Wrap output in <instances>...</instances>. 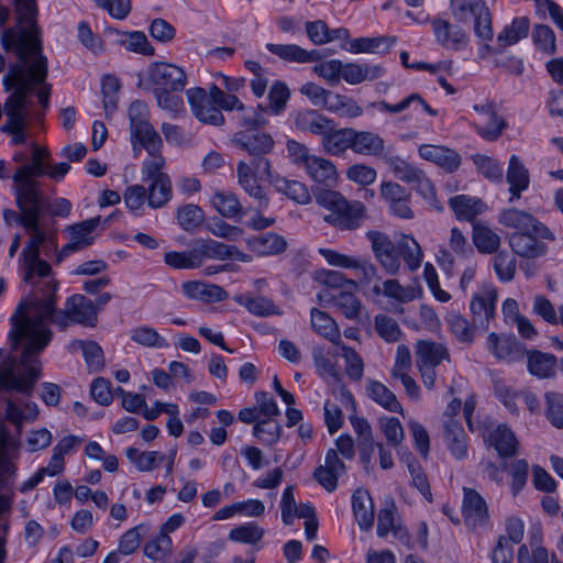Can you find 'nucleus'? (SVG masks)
Returning <instances> with one entry per match:
<instances>
[{"label": "nucleus", "instance_id": "9", "mask_svg": "<svg viewBox=\"0 0 563 563\" xmlns=\"http://www.w3.org/2000/svg\"><path fill=\"white\" fill-rule=\"evenodd\" d=\"M45 166L34 162L23 164L12 176L13 192L16 207L45 205V195L41 181L36 177L44 176Z\"/></svg>", "mask_w": 563, "mask_h": 563}, {"label": "nucleus", "instance_id": "53", "mask_svg": "<svg viewBox=\"0 0 563 563\" xmlns=\"http://www.w3.org/2000/svg\"><path fill=\"white\" fill-rule=\"evenodd\" d=\"M120 44L128 51L145 56H153L155 53L154 46L148 42L146 35L141 31L122 33Z\"/></svg>", "mask_w": 563, "mask_h": 563}, {"label": "nucleus", "instance_id": "19", "mask_svg": "<svg viewBox=\"0 0 563 563\" xmlns=\"http://www.w3.org/2000/svg\"><path fill=\"white\" fill-rule=\"evenodd\" d=\"M462 514L465 525L473 529L484 527L489 520L486 501L472 488H464Z\"/></svg>", "mask_w": 563, "mask_h": 563}, {"label": "nucleus", "instance_id": "21", "mask_svg": "<svg viewBox=\"0 0 563 563\" xmlns=\"http://www.w3.org/2000/svg\"><path fill=\"white\" fill-rule=\"evenodd\" d=\"M100 220V217H95L69 227L70 241L59 252L58 261H62L63 257L68 256L75 251L82 250L92 244L93 236L91 234L99 225Z\"/></svg>", "mask_w": 563, "mask_h": 563}, {"label": "nucleus", "instance_id": "39", "mask_svg": "<svg viewBox=\"0 0 563 563\" xmlns=\"http://www.w3.org/2000/svg\"><path fill=\"white\" fill-rule=\"evenodd\" d=\"M449 205L457 219L467 221L473 220L486 209V205L482 199L466 195L452 197Z\"/></svg>", "mask_w": 563, "mask_h": 563}, {"label": "nucleus", "instance_id": "59", "mask_svg": "<svg viewBox=\"0 0 563 563\" xmlns=\"http://www.w3.org/2000/svg\"><path fill=\"white\" fill-rule=\"evenodd\" d=\"M379 430L390 446L398 448L404 441L402 426L396 417H383L378 420Z\"/></svg>", "mask_w": 563, "mask_h": 563}, {"label": "nucleus", "instance_id": "36", "mask_svg": "<svg viewBox=\"0 0 563 563\" xmlns=\"http://www.w3.org/2000/svg\"><path fill=\"white\" fill-rule=\"evenodd\" d=\"M530 29V21L527 16L515 18L509 25H506L497 35V49L503 52L506 47L515 45L527 37Z\"/></svg>", "mask_w": 563, "mask_h": 563}, {"label": "nucleus", "instance_id": "2", "mask_svg": "<svg viewBox=\"0 0 563 563\" xmlns=\"http://www.w3.org/2000/svg\"><path fill=\"white\" fill-rule=\"evenodd\" d=\"M4 90L11 91L3 104L5 122L0 131L11 136L12 145L25 144L29 137L27 124L33 108L32 95L35 92L44 110L49 107L52 85L46 79L36 81L22 66H10L3 77Z\"/></svg>", "mask_w": 563, "mask_h": 563}, {"label": "nucleus", "instance_id": "27", "mask_svg": "<svg viewBox=\"0 0 563 563\" xmlns=\"http://www.w3.org/2000/svg\"><path fill=\"white\" fill-rule=\"evenodd\" d=\"M181 288L188 298L207 303L222 301L228 297L222 287L205 282H186L181 285Z\"/></svg>", "mask_w": 563, "mask_h": 563}, {"label": "nucleus", "instance_id": "57", "mask_svg": "<svg viewBox=\"0 0 563 563\" xmlns=\"http://www.w3.org/2000/svg\"><path fill=\"white\" fill-rule=\"evenodd\" d=\"M493 266L501 282H510L516 275V258L506 251H497L493 257Z\"/></svg>", "mask_w": 563, "mask_h": 563}, {"label": "nucleus", "instance_id": "60", "mask_svg": "<svg viewBox=\"0 0 563 563\" xmlns=\"http://www.w3.org/2000/svg\"><path fill=\"white\" fill-rule=\"evenodd\" d=\"M280 424L274 418H264L254 426V435L263 443L272 445L280 438Z\"/></svg>", "mask_w": 563, "mask_h": 563}, {"label": "nucleus", "instance_id": "42", "mask_svg": "<svg viewBox=\"0 0 563 563\" xmlns=\"http://www.w3.org/2000/svg\"><path fill=\"white\" fill-rule=\"evenodd\" d=\"M367 396L390 412H402V407L395 394L384 384L377 380H369L366 386Z\"/></svg>", "mask_w": 563, "mask_h": 563}, {"label": "nucleus", "instance_id": "11", "mask_svg": "<svg viewBox=\"0 0 563 563\" xmlns=\"http://www.w3.org/2000/svg\"><path fill=\"white\" fill-rule=\"evenodd\" d=\"M148 80L154 90H174L181 91L186 86L185 71L173 64L164 62L153 63L148 70Z\"/></svg>", "mask_w": 563, "mask_h": 563}, {"label": "nucleus", "instance_id": "43", "mask_svg": "<svg viewBox=\"0 0 563 563\" xmlns=\"http://www.w3.org/2000/svg\"><path fill=\"white\" fill-rule=\"evenodd\" d=\"M487 349L496 358L511 362L519 353L518 342L510 336H499L492 332L487 338Z\"/></svg>", "mask_w": 563, "mask_h": 563}, {"label": "nucleus", "instance_id": "31", "mask_svg": "<svg viewBox=\"0 0 563 563\" xmlns=\"http://www.w3.org/2000/svg\"><path fill=\"white\" fill-rule=\"evenodd\" d=\"M310 323L313 331L336 345L341 342V332L336 321L325 311L312 308L310 310Z\"/></svg>", "mask_w": 563, "mask_h": 563}, {"label": "nucleus", "instance_id": "26", "mask_svg": "<svg viewBox=\"0 0 563 563\" xmlns=\"http://www.w3.org/2000/svg\"><path fill=\"white\" fill-rule=\"evenodd\" d=\"M247 246L257 256L282 254L287 247L286 240L274 232H266L247 240Z\"/></svg>", "mask_w": 563, "mask_h": 563}, {"label": "nucleus", "instance_id": "15", "mask_svg": "<svg viewBox=\"0 0 563 563\" xmlns=\"http://www.w3.org/2000/svg\"><path fill=\"white\" fill-rule=\"evenodd\" d=\"M186 95L191 111L199 121L217 126L223 124L224 117L221 110L205 89L192 88L187 90Z\"/></svg>", "mask_w": 563, "mask_h": 563}, {"label": "nucleus", "instance_id": "47", "mask_svg": "<svg viewBox=\"0 0 563 563\" xmlns=\"http://www.w3.org/2000/svg\"><path fill=\"white\" fill-rule=\"evenodd\" d=\"M289 96L290 92L287 86L282 81H275L268 91V103L265 106L260 104V110L273 115H277L284 111Z\"/></svg>", "mask_w": 563, "mask_h": 563}, {"label": "nucleus", "instance_id": "4", "mask_svg": "<svg viewBox=\"0 0 563 563\" xmlns=\"http://www.w3.org/2000/svg\"><path fill=\"white\" fill-rule=\"evenodd\" d=\"M20 442L13 439L0 419V563L7 558V536L13 501L12 486L16 475Z\"/></svg>", "mask_w": 563, "mask_h": 563}, {"label": "nucleus", "instance_id": "58", "mask_svg": "<svg viewBox=\"0 0 563 563\" xmlns=\"http://www.w3.org/2000/svg\"><path fill=\"white\" fill-rule=\"evenodd\" d=\"M544 400L547 419L553 427L563 429V395L556 391H547Z\"/></svg>", "mask_w": 563, "mask_h": 563}, {"label": "nucleus", "instance_id": "40", "mask_svg": "<svg viewBox=\"0 0 563 563\" xmlns=\"http://www.w3.org/2000/svg\"><path fill=\"white\" fill-rule=\"evenodd\" d=\"M210 201L213 208L227 219H234L245 214L242 203L233 192L216 191Z\"/></svg>", "mask_w": 563, "mask_h": 563}, {"label": "nucleus", "instance_id": "61", "mask_svg": "<svg viewBox=\"0 0 563 563\" xmlns=\"http://www.w3.org/2000/svg\"><path fill=\"white\" fill-rule=\"evenodd\" d=\"M245 67L253 75V78L250 80V87L252 89V92L257 98L263 97L269 82L268 70L254 60H246Z\"/></svg>", "mask_w": 563, "mask_h": 563}, {"label": "nucleus", "instance_id": "32", "mask_svg": "<svg viewBox=\"0 0 563 563\" xmlns=\"http://www.w3.org/2000/svg\"><path fill=\"white\" fill-rule=\"evenodd\" d=\"M417 365L439 366L443 361L450 362L448 347L438 342L421 340L416 344Z\"/></svg>", "mask_w": 563, "mask_h": 563}, {"label": "nucleus", "instance_id": "23", "mask_svg": "<svg viewBox=\"0 0 563 563\" xmlns=\"http://www.w3.org/2000/svg\"><path fill=\"white\" fill-rule=\"evenodd\" d=\"M303 168L313 181L325 186L334 185L339 178L334 163L321 156L312 155Z\"/></svg>", "mask_w": 563, "mask_h": 563}, {"label": "nucleus", "instance_id": "10", "mask_svg": "<svg viewBox=\"0 0 563 563\" xmlns=\"http://www.w3.org/2000/svg\"><path fill=\"white\" fill-rule=\"evenodd\" d=\"M497 290L493 285H484L475 292L470 302V310L474 327L481 332L486 331L490 321L495 318Z\"/></svg>", "mask_w": 563, "mask_h": 563}, {"label": "nucleus", "instance_id": "20", "mask_svg": "<svg viewBox=\"0 0 563 563\" xmlns=\"http://www.w3.org/2000/svg\"><path fill=\"white\" fill-rule=\"evenodd\" d=\"M143 180L150 181L146 189L147 203L151 208L157 209L165 206L172 198V181L169 176L158 169L152 174L142 173Z\"/></svg>", "mask_w": 563, "mask_h": 563}, {"label": "nucleus", "instance_id": "41", "mask_svg": "<svg viewBox=\"0 0 563 563\" xmlns=\"http://www.w3.org/2000/svg\"><path fill=\"white\" fill-rule=\"evenodd\" d=\"M445 321L450 329L451 334L460 342L464 344H472L475 340L478 328L474 327V323L457 312H451L446 316Z\"/></svg>", "mask_w": 563, "mask_h": 563}, {"label": "nucleus", "instance_id": "1", "mask_svg": "<svg viewBox=\"0 0 563 563\" xmlns=\"http://www.w3.org/2000/svg\"><path fill=\"white\" fill-rule=\"evenodd\" d=\"M57 282L53 278L38 284L36 294L22 300L10 319L9 339L19 355L0 364V390L31 394L42 376L41 353L49 344L54 323L66 329L69 323L86 327L97 324L93 302L84 295H73L64 309L56 308Z\"/></svg>", "mask_w": 563, "mask_h": 563}, {"label": "nucleus", "instance_id": "55", "mask_svg": "<svg viewBox=\"0 0 563 563\" xmlns=\"http://www.w3.org/2000/svg\"><path fill=\"white\" fill-rule=\"evenodd\" d=\"M131 340L146 347L163 349L168 345L167 341L154 328L148 325L132 329Z\"/></svg>", "mask_w": 563, "mask_h": 563}, {"label": "nucleus", "instance_id": "25", "mask_svg": "<svg viewBox=\"0 0 563 563\" xmlns=\"http://www.w3.org/2000/svg\"><path fill=\"white\" fill-rule=\"evenodd\" d=\"M506 179L509 184V192L511 195L509 201L519 199L522 191L527 190L530 184L529 170L526 168L521 159L511 155L508 163Z\"/></svg>", "mask_w": 563, "mask_h": 563}, {"label": "nucleus", "instance_id": "18", "mask_svg": "<svg viewBox=\"0 0 563 563\" xmlns=\"http://www.w3.org/2000/svg\"><path fill=\"white\" fill-rule=\"evenodd\" d=\"M319 253L328 264L342 268H352L355 271L356 276L363 280L369 282L376 276L377 269L368 260L349 256L330 249H320Z\"/></svg>", "mask_w": 563, "mask_h": 563}, {"label": "nucleus", "instance_id": "48", "mask_svg": "<svg viewBox=\"0 0 563 563\" xmlns=\"http://www.w3.org/2000/svg\"><path fill=\"white\" fill-rule=\"evenodd\" d=\"M471 161L476 166L477 172L493 183H501L504 177L503 166L494 157L474 154L471 156Z\"/></svg>", "mask_w": 563, "mask_h": 563}, {"label": "nucleus", "instance_id": "14", "mask_svg": "<svg viewBox=\"0 0 563 563\" xmlns=\"http://www.w3.org/2000/svg\"><path fill=\"white\" fill-rule=\"evenodd\" d=\"M498 222L504 227L515 229L516 232L533 230L536 233L548 238L550 241L555 240L554 234L548 227L523 210L515 208L504 209L498 214Z\"/></svg>", "mask_w": 563, "mask_h": 563}, {"label": "nucleus", "instance_id": "24", "mask_svg": "<svg viewBox=\"0 0 563 563\" xmlns=\"http://www.w3.org/2000/svg\"><path fill=\"white\" fill-rule=\"evenodd\" d=\"M352 133V128L334 129V123H330V129L321 140L323 151L332 156H343L351 150Z\"/></svg>", "mask_w": 563, "mask_h": 563}, {"label": "nucleus", "instance_id": "5", "mask_svg": "<svg viewBox=\"0 0 563 563\" xmlns=\"http://www.w3.org/2000/svg\"><path fill=\"white\" fill-rule=\"evenodd\" d=\"M130 121V139L137 155L142 150L148 154L142 163V173L152 174L158 169H164L166 165L163 156V139L150 122V111L145 102L141 100L133 101L128 109Z\"/></svg>", "mask_w": 563, "mask_h": 563}, {"label": "nucleus", "instance_id": "44", "mask_svg": "<svg viewBox=\"0 0 563 563\" xmlns=\"http://www.w3.org/2000/svg\"><path fill=\"white\" fill-rule=\"evenodd\" d=\"M473 242L479 253L493 254L500 246V236L489 227L476 223L473 227Z\"/></svg>", "mask_w": 563, "mask_h": 563}, {"label": "nucleus", "instance_id": "35", "mask_svg": "<svg viewBox=\"0 0 563 563\" xmlns=\"http://www.w3.org/2000/svg\"><path fill=\"white\" fill-rule=\"evenodd\" d=\"M556 357L553 354L537 350L527 352V366L531 375L538 378H551L555 376Z\"/></svg>", "mask_w": 563, "mask_h": 563}, {"label": "nucleus", "instance_id": "62", "mask_svg": "<svg viewBox=\"0 0 563 563\" xmlns=\"http://www.w3.org/2000/svg\"><path fill=\"white\" fill-rule=\"evenodd\" d=\"M374 325L377 334L386 342H396L401 335L398 322L389 316H376Z\"/></svg>", "mask_w": 563, "mask_h": 563}, {"label": "nucleus", "instance_id": "45", "mask_svg": "<svg viewBox=\"0 0 563 563\" xmlns=\"http://www.w3.org/2000/svg\"><path fill=\"white\" fill-rule=\"evenodd\" d=\"M273 185L275 188L286 195L289 199L294 201L307 205L311 201V196L307 186L298 180H288L284 177L276 175L273 180Z\"/></svg>", "mask_w": 563, "mask_h": 563}, {"label": "nucleus", "instance_id": "16", "mask_svg": "<svg viewBox=\"0 0 563 563\" xmlns=\"http://www.w3.org/2000/svg\"><path fill=\"white\" fill-rule=\"evenodd\" d=\"M431 25L435 42L443 48L459 52L468 46L470 36L462 27L441 18L432 19Z\"/></svg>", "mask_w": 563, "mask_h": 563}, {"label": "nucleus", "instance_id": "37", "mask_svg": "<svg viewBox=\"0 0 563 563\" xmlns=\"http://www.w3.org/2000/svg\"><path fill=\"white\" fill-rule=\"evenodd\" d=\"M445 443L456 460H463L467 455L466 435L460 422L450 419L444 424Z\"/></svg>", "mask_w": 563, "mask_h": 563}, {"label": "nucleus", "instance_id": "30", "mask_svg": "<svg viewBox=\"0 0 563 563\" xmlns=\"http://www.w3.org/2000/svg\"><path fill=\"white\" fill-rule=\"evenodd\" d=\"M295 126L314 135L323 136L330 129L331 119H328L317 110L306 109L298 111L294 117Z\"/></svg>", "mask_w": 563, "mask_h": 563}, {"label": "nucleus", "instance_id": "46", "mask_svg": "<svg viewBox=\"0 0 563 563\" xmlns=\"http://www.w3.org/2000/svg\"><path fill=\"white\" fill-rule=\"evenodd\" d=\"M395 504L391 503L389 507L380 509L377 517V536L385 538L389 532L400 539L408 540V533L400 526L395 523Z\"/></svg>", "mask_w": 563, "mask_h": 563}, {"label": "nucleus", "instance_id": "52", "mask_svg": "<svg viewBox=\"0 0 563 563\" xmlns=\"http://www.w3.org/2000/svg\"><path fill=\"white\" fill-rule=\"evenodd\" d=\"M173 541L169 536L161 534L151 538L144 545V555L153 561H165L172 553Z\"/></svg>", "mask_w": 563, "mask_h": 563}, {"label": "nucleus", "instance_id": "22", "mask_svg": "<svg viewBox=\"0 0 563 563\" xmlns=\"http://www.w3.org/2000/svg\"><path fill=\"white\" fill-rule=\"evenodd\" d=\"M419 155L434 163L448 173L455 172L461 166V155L452 148L432 144H423L419 147Z\"/></svg>", "mask_w": 563, "mask_h": 563}, {"label": "nucleus", "instance_id": "38", "mask_svg": "<svg viewBox=\"0 0 563 563\" xmlns=\"http://www.w3.org/2000/svg\"><path fill=\"white\" fill-rule=\"evenodd\" d=\"M489 442L500 456H514L518 452L519 442L507 424L497 426L489 434Z\"/></svg>", "mask_w": 563, "mask_h": 563}, {"label": "nucleus", "instance_id": "28", "mask_svg": "<svg viewBox=\"0 0 563 563\" xmlns=\"http://www.w3.org/2000/svg\"><path fill=\"white\" fill-rule=\"evenodd\" d=\"M233 142L250 155L268 154L275 145L273 137L267 133L239 132L235 134Z\"/></svg>", "mask_w": 563, "mask_h": 563}, {"label": "nucleus", "instance_id": "7", "mask_svg": "<svg viewBox=\"0 0 563 563\" xmlns=\"http://www.w3.org/2000/svg\"><path fill=\"white\" fill-rule=\"evenodd\" d=\"M45 205L18 207L23 211L20 224L30 234V240L20 254L23 279L26 284L38 286L35 277L45 278L51 275V265L40 258V249L48 239L47 233L41 228L40 218L44 212Z\"/></svg>", "mask_w": 563, "mask_h": 563}, {"label": "nucleus", "instance_id": "56", "mask_svg": "<svg viewBox=\"0 0 563 563\" xmlns=\"http://www.w3.org/2000/svg\"><path fill=\"white\" fill-rule=\"evenodd\" d=\"M483 0H450V10L455 21L467 22L474 18L485 5Z\"/></svg>", "mask_w": 563, "mask_h": 563}, {"label": "nucleus", "instance_id": "50", "mask_svg": "<svg viewBox=\"0 0 563 563\" xmlns=\"http://www.w3.org/2000/svg\"><path fill=\"white\" fill-rule=\"evenodd\" d=\"M357 289H342L335 295L334 306L341 311V313L350 319H357L361 313V300L356 297L355 291Z\"/></svg>", "mask_w": 563, "mask_h": 563}, {"label": "nucleus", "instance_id": "51", "mask_svg": "<svg viewBox=\"0 0 563 563\" xmlns=\"http://www.w3.org/2000/svg\"><path fill=\"white\" fill-rule=\"evenodd\" d=\"M324 108L342 118H357L363 113L362 108L353 99L339 93L332 95Z\"/></svg>", "mask_w": 563, "mask_h": 563}, {"label": "nucleus", "instance_id": "8", "mask_svg": "<svg viewBox=\"0 0 563 563\" xmlns=\"http://www.w3.org/2000/svg\"><path fill=\"white\" fill-rule=\"evenodd\" d=\"M316 202L328 210L323 221L341 231H353L362 225L366 208L358 200H347L341 192L319 189L314 192Z\"/></svg>", "mask_w": 563, "mask_h": 563}, {"label": "nucleus", "instance_id": "64", "mask_svg": "<svg viewBox=\"0 0 563 563\" xmlns=\"http://www.w3.org/2000/svg\"><path fill=\"white\" fill-rule=\"evenodd\" d=\"M177 220L184 230L192 231L202 222L203 212L197 205L189 203L178 209Z\"/></svg>", "mask_w": 563, "mask_h": 563}, {"label": "nucleus", "instance_id": "34", "mask_svg": "<svg viewBox=\"0 0 563 563\" xmlns=\"http://www.w3.org/2000/svg\"><path fill=\"white\" fill-rule=\"evenodd\" d=\"M38 412L40 410L35 402H25L23 406H20L12 399H7L5 401V419L16 428L19 434L25 422H33L37 419Z\"/></svg>", "mask_w": 563, "mask_h": 563}, {"label": "nucleus", "instance_id": "49", "mask_svg": "<svg viewBox=\"0 0 563 563\" xmlns=\"http://www.w3.org/2000/svg\"><path fill=\"white\" fill-rule=\"evenodd\" d=\"M336 346L340 349V352H335V355L344 358L347 377L352 380H361L364 374V362L361 355L354 349L343 344L342 341Z\"/></svg>", "mask_w": 563, "mask_h": 563}, {"label": "nucleus", "instance_id": "29", "mask_svg": "<svg viewBox=\"0 0 563 563\" xmlns=\"http://www.w3.org/2000/svg\"><path fill=\"white\" fill-rule=\"evenodd\" d=\"M351 150L363 156H379L384 153L385 142L376 133L353 129Z\"/></svg>", "mask_w": 563, "mask_h": 563}, {"label": "nucleus", "instance_id": "13", "mask_svg": "<svg viewBox=\"0 0 563 563\" xmlns=\"http://www.w3.org/2000/svg\"><path fill=\"white\" fill-rule=\"evenodd\" d=\"M473 110L481 115V120L472 123L476 133L485 141H497L507 124L504 118L497 113L495 104L487 101L473 106Z\"/></svg>", "mask_w": 563, "mask_h": 563}, {"label": "nucleus", "instance_id": "63", "mask_svg": "<svg viewBox=\"0 0 563 563\" xmlns=\"http://www.w3.org/2000/svg\"><path fill=\"white\" fill-rule=\"evenodd\" d=\"M146 531L147 528L144 525L135 526L125 531L119 540L118 551L124 555L134 553L139 549L142 537Z\"/></svg>", "mask_w": 563, "mask_h": 563}, {"label": "nucleus", "instance_id": "54", "mask_svg": "<svg viewBox=\"0 0 563 563\" xmlns=\"http://www.w3.org/2000/svg\"><path fill=\"white\" fill-rule=\"evenodd\" d=\"M264 533V529L257 523L247 522L231 529L228 538L239 543L255 544L263 539Z\"/></svg>", "mask_w": 563, "mask_h": 563}, {"label": "nucleus", "instance_id": "33", "mask_svg": "<svg viewBox=\"0 0 563 563\" xmlns=\"http://www.w3.org/2000/svg\"><path fill=\"white\" fill-rule=\"evenodd\" d=\"M352 508L360 529L369 530L374 522V505L369 493L357 488L352 496Z\"/></svg>", "mask_w": 563, "mask_h": 563}, {"label": "nucleus", "instance_id": "3", "mask_svg": "<svg viewBox=\"0 0 563 563\" xmlns=\"http://www.w3.org/2000/svg\"><path fill=\"white\" fill-rule=\"evenodd\" d=\"M16 27H5L1 34V44L5 51L13 49L25 73H31L36 81L46 79L47 58L42 54L40 27L37 25L36 0H13Z\"/></svg>", "mask_w": 563, "mask_h": 563}, {"label": "nucleus", "instance_id": "17", "mask_svg": "<svg viewBox=\"0 0 563 563\" xmlns=\"http://www.w3.org/2000/svg\"><path fill=\"white\" fill-rule=\"evenodd\" d=\"M543 238L536 233L533 230L521 232H514L509 236V245L515 254L526 258H537L544 256L548 253V245Z\"/></svg>", "mask_w": 563, "mask_h": 563}, {"label": "nucleus", "instance_id": "6", "mask_svg": "<svg viewBox=\"0 0 563 563\" xmlns=\"http://www.w3.org/2000/svg\"><path fill=\"white\" fill-rule=\"evenodd\" d=\"M366 238L371 242L372 252L389 275H396L401 267L400 258L404 261L410 272L417 271L422 261L423 252L420 244L409 235H404L397 243L379 231H368Z\"/></svg>", "mask_w": 563, "mask_h": 563}, {"label": "nucleus", "instance_id": "12", "mask_svg": "<svg viewBox=\"0 0 563 563\" xmlns=\"http://www.w3.org/2000/svg\"><path fill=\"white\" fill-rule=\"evenodd\" d=\"M206 258L211 260L210 239L196 240L194 246L188 251H170L164 255L165 263L176 269L198 268Z\"/></svg>", "mask_w": 563, "mask_h": 563}]
</instances>
